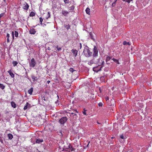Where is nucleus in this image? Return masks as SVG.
Wrapping results in <instances>:
<instances>
[{
	"label": "nucleus",
	"instance_id": "obj_22",
	"mask_svg": "<svg viewBox=\"0 0 152 152\" xmlns=\"http://www.w3.org/2000/svg\"><path fill=\"white\" fill-rule=\"evenodd\" d=\"M35 13L33 12H31L29 16L31 17H33L35 15Z\"/></svg>",
	"mask_w": 152,
	"mask_h": 152
},
{
	"label": "nucleus",
	"instance_id": "obj_23",
	"mask_svg": "<svg viewBox=\"0 0 152 152\" xmlns=\"http://www.w3.org/2000/svg\"><path fill=\"white\" fill-rule=\"evenodd\" d=\"M111 58V57H110V56H107L106 58V62H107V61H109L110 60Z\"/></svg>",
	"mask_w": 152,
	"mask_h": 152
},
{
	"label": "nucleus",
	"instance_id": "obj_29",
	"mask_svg": "<svg viewBox=\"0 0 152 152\" xmlns=\"http://www.w3.org/2000/svg\"><path fill=\"white\" fill-rule=\"evenodd\" d=\"M15 36L16 37H18V32L16 31H15Z\"/></svg>",
	"mask_w": 152,
	"mask_h": 152
},
{
	"label": "nucleus",
	"instance_id": "obj_3",
	"mask_svg": "<svg viewBox=\"0 0 152 152\" xmlns=\"http://www.w3.org/2000/svg\"><path fill=\"white\" fill-rule=\"evenodd\" d=\"M93 54H92V55L93 56V58H96V57L98 55V50L96 46H94V48L93 49Z\"/></svg>",
	"mask_w": 152,
	"mask_h": 152
},
{
	"label": "nucleus",
	"instance_id": "obj_38",
	"mask_svg": "<svg viewBox=\"0 0 152 152\" xmlns=\"http://www.w3.org/2000/svg\"><path fill=\"white\" fill-rule=\"evenodd\" d=\"M98 104L99 107H102L103 105V104L101 102H99Z\"/></svg>",
	"mask_w": 152,
	"mask_h": 152
},
{
	"label": "nucleus",
	"instance_id": "obj_27",
	"mask_svg": "<svg viewBox=\"0 0 152 152\" xmlns=\"http://www.w3.org/2000/svg\"><path fill=\"white\" fill-rule=\"evenodd\" d=\"M112 60H113L117 64H119L118 60H117L115 58H113V59H112Z\"/></svg>",
	"mask_w": 152,
	"mask_h": 152
},
{
	"label": "nucleus",
	"instance_id": "obj_44",
	"mask_svg": "<svg viewBox=\"0 0 152 152\" xmlns=\"http://www.w3.org/2000/svg\"><path fill=\"white\" fill-rule=\"evenodd\" d=\"M132 1V0H126V2H128V3H129L131 1Z\"/></svg>",
	"mask_w": 152,
	"mask_h": 152
},
{
	"label": "nucleus",
	"instance_id": "obj_45",
	"mask_svg": "<svg viewBox=\"0 0 152 152\" xmlns=\"http://www.w3.org/2000/svg\"><path fill=\"white\" fill-rule=\"evenodd\" d=\"M67 0H64V1L65 4L68 3V2H67Z\"/></svg>",
	"mask_w": 152,
	"mask_h": 152
},
{
	"label": "nucleus",
	"instance_id": "obj_16",
	"mask_svg": "<svg viewBox=\"0 0 152 152\" xmlns=\"http://www.w3.org/2000/svg\"><path fill=\"white\" fill-rule=\"evenodd\" d=\"M31 77L33 81H35L37 80L38 79V78L37 77L35 76L34 75H32L31 76Z\"/></svg>",
	"mask_w": 152,
	"mask_h": 152
},
{
	"label": "nucleus",
	"instance_id": "obj_5",
	"mask_svg": "<svg viewBox=\"0 0 152 152\" xmlns=\"http://www.w3.org/2000/svg\"><path fill=\"white\" fill-rule=\"evenodd\" d=\"M36 62L34 58H32L29 63V66L31 67H34L36 64Z\"/></svg>",
	"mask_w": 152,
	"mask_h": 152
},
{
	"label": "nucleus",
	"instance_id": "obj_53",
	"mask_svg": "<svg viewBox=\"0 0 152 152\" xmlns=\"http://www.w3.org/2000/svg\"><path fill=\"white\" fill-rule=\"evenodd\" d=\"M99 91H100V92L101 93V90L100 88H99Z\"/></svg>",
	"mask_w": 152,
	"mask_h": 152
},
{
	"label": "nucleus",
	"instance_id": "obj_17",
	"mask_svg": "<svg viewBox=\"0 0 152 152\" xmlns=\"http://www.w3.org/2000/svg\"><path fill=\"white\" fill-rule=\"evenodd\" d=\"M86 12L87 14L90 15V9L88 7H87L86 10Z\"/></svg>",
	"mask_w": 152,
	"mask_h": 152
},
{
	"label": "nucleus",
	"instance_id": "obj_32",
	"mask_svg": "<svg viewBox=\"0 0 152 152\" xmlns=\"http://www.w3.org/2000/svg\"><path fill=\"white\" fill-rule=\"evenodd\" d=\"M83 110H84V111L83 112V114L84 115H86V110L85 108H84L83 109Z\"/></svg>",
	"mask_w": 152,
	"mask_h": 152
},
{
	"label": "nucleus",
	"instance_id": "obj_10",
	"mask_svg": "<svg viewBox=\"0 0 152 152\" xmlns=\"http://www.w3.org/2000/svg\"><path fill=\"white\" fill-rule=\"evenodd\" d=\"M69 113V114H71V115H72V116L73 117V119L75 120L77 118V116L76 114L74 113Z\"/></svg>",
	"mask_w": 152,
	"mask_h": 152
},
{
	"label": "nucleus",
	"instance_id": "obj_34",
	"mask_svg": "<svg viewBox=\"0 0 152 152\" xmlns=\"http://www.w3.org/2000/svg\"><path fill=\"white\" fill-rule=\"evenodd\" d=\"M43 20V19L41 17L39 18V21L40 22V24L41 25L42 24V22Z\"/></svg>",
	"mask_w": 152,
	"mask_h": 152
},
{
	"label": "nucleus",
	"instance_id": "obj_42",
	"mask_svg": "<svg viewBox=\"0 0 152 152\" xmlns=\"http://www.w3.org/2000/svg\"><path fill=\"white\" fill-rule=\"evenodd\" d=\"M120 137L122 139H124V137L123 135H121L120 136Z\"/></svg>",
	"mask_w": 152,
	"mask_h": 152
},
{
	"label": "nucleus",
	"instance_id": "obj_54",
	"mask_svg": "<svg viewBox=\"0 0 152 152\" xmlns=\"http://www.w3.org/2000/svg\"><path fill=\"white\" fill-rule=\"evenodd\" d=\"M1 138V137L0 136V139Z\"/></svg>",
	"mask_w": 152,
	"mask_h": 152
},
{
	"label": "nucleus",
	"instance_id": "obj_15",
	"mask_svg": "<svg viewBox=\"0 0 152 152\" xmlns=\"http://www.w3.org/2000/svg\"><path fill=\"white\" fill-rule=\"evenodd\" d=\"M64 27L66 28L67 30H68L70 28V26L68 24H64Z\"/></svg>",
	"mask_w": 152,
	"mask_h": 152
},
{
	"label": "nucleus",
	"instance_id": "obj_20",
	"mask_svg": "<svg viewBox=\"0 0 152 152\" xmlns=\"http://www.w3.org/2000/svg\"><path fill=\"white\" fill-rule=\"evenodd\" d=\"M11 105L12 107L14 108H15L16 107V104L14 102H11Z\"/></svg>",
	"mask_w": 152,
	"mask_h": 152
},
{
	"label": "nucleus",
	"instance_id": "obj_1",
	"mask_svg": "<svg viewBox=\"0 0 152 152\" xmlns=\"http://www.w3.org/2000/svg\"><path fill=\"white\" fill-rule=\"evenodd\" d=\"M100 58L96 59V58H93L92 60L88 62V64L91 65L94 64H98V66L102 65L103 64L104 62L101 60V62H100Z\"/></svg>",
	"mask_w": 152,
	"mask_h": 152
},
{
	"label": "nucleus",
	"instance_id": "obj_31",
	"mask_svg": "<svg viewBox=\"0 0 152 152\" xmlns=\"http://www.w3.org/2000/svg\"><path fill=\"white\" fill-rule=\"evenodd\" d=\"M89 34H90V37H91V39H92L94 40V38H93V35H92V33L91 32H90Z\"/></svg>",
	"mask_w": 152,
	"mask_h": 152
},
{
	"label": "nucleus",
	"instance_id": "obj_46",
	"mask_svg": "<svg viewBox=\"0 0 152 152\" xmlns=\"http://www.w3.org/2000/svg\"><path fill=\"white\" fill-rule=\"evenodd\" d=\"M0 141L1 142V143H3V140L2 139H0Z\"/></svg>",
	"mask_w": 152,
	"mask_h": 152
},
{
	"label": "nucleus",
	"instance_id": "obj_41",
	"mask_svg": "<svg viewBox=\"0 0 152 152\" xmlns=\"http://www.w3.org/2000/svg\"><path fill=\"white\" fill-rule=\"evenodd\" d=\"M6 37L7 38H9V37H10V34L8 33H7V34Z\"/></svg>",
	"mask_w": 152,
	"mask_h": 152
},
{
	"label": "nucleus",
	"instance_id": "obj_33",
	"mask_svg": "<svg viewBox=\"0 0 152 152\" xmlns=\"http://www.w3.org/2000/svg\"><path fill=\"white\" fill-rule=\"evenodd\" d=\"M69 71L70 72H71L72 73L73 72H74L75 70L73 69V68H70L69 69Z\"/></svg>",
	"mask_w": 152,
	"mask_h": 152
},
{
	"label": "nucleus",
	"instance_id": "obj_25",
	"mask_svg": "<svg viewBox=\"0 0 152 152\" xmlns=\"http://www.w3.org/2000/svg\"><path fill=\"white\" fill-rule=\"evenodd\" d=\"M29 104L28 102H27L26 105V106H25L24 107V110H25L27 109V108L28 107V105H29Z\"/></svg>",
	"mask_w": 152,
	"mask_h": 152
},
{
	"label": "nucleus",
	"instance_id": "obj_37",
	"mask_svg": "<svg viewBox=\"0 0 152 152\" xmlns=\"http://www.w3.org/2000/svg\"><path fill=\"white\" fill-rule=\"evenodd\" d=\"M116 0L114 2H113L112 3V7H114L115 6V3H116Z\"/></svg>",
	"mask_w": 152,
	"mask_h": 152
},
{
	"label": "nucleus",
	"instance_id": "obj_35",
	"mask_svg": "<svg viewBox=\"0 0 152 152\" xmlns=\"http://www.w3.org/2000/svg\"><path fill=\"white\" fill-rule=\"evenodd\" d=\"M5 13H3L1 14H0V18H1L2 17L4 16V15Z\"/></svg>",
	"mask_w": 152,
	"mask_h": 152
},
{
	"label": "nucleus",
	"instance_id": "obj_24",
	"mask_svg": "<svg viewBox=\"0 0 152 152\" xmlns=\"http://www.w3.org/2000/svg\"><path fill=\"white\" fill-rule=\"evenodd\" d=\"M5 87V86H4L3 84L0 83V88H1L2 89H4V88Z\"/></svg>",
	"mask_w": 152,
	"mask_h": 152
},
{
	"label": "nucleus",
	"instance_id": "obj_6",
	"mask_svg": "<svg viewBox=\"0 0 152 152\" xmlns=\"http://www.w3.org/2000/svg\"><path fill=\"white\" fill-rule=\"evenodd\" d=\"M29 6L28 4L26 2L23 5V8L25 10H27L29 8Z\"/></svg>",
	"mask_w": 152,
	"mask_h": 152
},
{
	"label": "nucleus",
	"instance_id": "obj_40",
	"mask_svg": "<svg viewBox=\"0 0 152 152\" xmlns=\"http://www.w3.org/2000/svg\"><path fill=\"white\" fill-rule=\"evenodd\" d=\"M79 45H80V46H79L80 49H81L82 48V44L81 43H80L79 44Z\"/></svg>",
	"mask_w": 152,
	"mask_h": 152
},
{
	"label": "nucleus",
	"instance_id": "obj_39",
	"mask_svg": "<svg viewBox=\"0 0 152 152\" xmlns=\"http://www.w3.org/2000/svg\"><path fill=\"white\" fill-rule=\"evenodd\" d=\"M105 99L106 101H107L109 99V98L107 96H106L105 97Z\"/></svg>",
	"mask_w": 152,
	"mask_h": 152
},
{
	"label": "nucleus",
	"instance_id": "obj_26",
	"mask_svg": "<svg viewBox=\"0 0 152 152\" xmlns=\"http://www.w3.org/2000/svg\"><path fill=\"white\" fill-rule=\"evenodd\" d=\"M75 8V7L74 6L72 5L71 7H69V10H70L71 11H72L74 10Z\"/></svg>",
	"mask_w": 152,
	"mask_h": 152
},
{
	"label": "nucleus",
	"instance_id": "obj_21",
	"mask_svg": "<svg viewBox=\"0 0 152 152\" xmlns=\"http://www.w3.org/2000/svg\"><path fill=\"white\" fill-rule=\"evenodd\" d=\"M123 44L124 45H130V43L129 42H127L126 41H124V42H123Z\"/></svg>",
	"mask_w": 152,
	"mask_h": 152
},
{
	"label": "nucleus",
	"instance_id": "obj_48",
	"mask_svg": "<svg viewBox=\"0 0 152 152\" xmlns=\"http://www.w3.org/2000/svg\"><path fill=\"white\" fill-rule=\"evenodd\" d=\"M90 141H89L88 142V144L86 145V147H88V145H89V143H90Z\"/></svg>",
	"mask_w": 152,
	"mask_h": 152
},
{
	"label": "nucleus",
	"instance_id": "obj_9",
	"mask_svg": "<svg viewBox=\"0 0 152 152\" xmlns=\"http://www.w3.org/2000/svg\"><path fill=\"white\" fill-rule=\"evenodd\" d=\"M62 14L64 16H66L69 14V12L66 10H63L62 11Z\"/></svg>",
	"mask_w": 152,
	"mask_h": 152
},
{
	"label": "nucleus",
	"instance_id": "obj_4",
	"mask_svg": "<svg viewBox=\"0 0 152 152\" xmlns=\"http://www.w3.org/2000/svg\"><path fill=\"white\" fill-rule=\"evenodd\" d=\"M67 120V118L66 117L64 116L62 117L59 120V123L61 124H64Z\"/></svg>",
	"mask_w": 152,
	"mask_h": 152
},
{
	"label": "nucleus",
	"instance_id": "obj_50",
	"mask_svg": "<svg viewBox=\"0 0 152 152\" xmlns=\"http://www.w3.org/2000/svg\"><path fill=\"white\" fill-rule=\"evenodd\" d=\"M50 82V80H48L47 81V83L48 84H49Z\"/></svg>",
	"mask_w": 152,
	"mask_h": 152
},
{
	"label": "nucleus",
	"instance_id": "obj_30",
	"mask_svg": "<svg viewBox=\"0 0 152 152\" xmlns=\"http://www.w3.org/2000/svg\"><path fill=\"white\" fill-rule=\"evenodd\" d=\"M47 17H46V19H48V18H50V14L49 12H48V13L47 14Z\"/></svg>",
	"mask_w": 152,
	"mask_h": 152
},
{
	"label": "nucleus",
	"instance_id": "obj_7",
	"mask_svg": "<svg viewBox=\"0 0 152 152\" xmlns=\"http://www.w3.org/2000/svg\"><path fill=\"white\" fill-rule=\"evenodd\" d=\"M71 51L72 53H73L74 56L75 57H76L77 55V53L78 52L77 50H76L72 49L71 50Z\"/></svg>",
	"mask_w": 152,
	"mask_h": 152
},
{
	"label": "nucleus",
	"instance_id": "obj_43",
	"mask_svg": "<svg viewBox=\"0 0 152 152\" xmlns=\"http://www.w3.org/2000/svg\"><path fill=\"white\" fill-rule=\"evenodd\" d=\"M12 38L13 39H14V32L13 31L12 32Z\"/></svg>",
	"mask_w": 152,
	"mask_h": 152
},
{
	"label": "nucleus",
	"instance_id": "obj_28",
	"mask_svg": "<svg viewBox=\"0 0 152 152\" xmlns=\"http://www.w3.org/2000/svg\"><path fill=\"white\" fill-rule=\"evenodd\" d=\"M18 64V63L16 61H13L12 62V64H13V66H16Z\"/></svg>",
	"mask_w": 152,
	"mask_h": 152
},
{
	"label": "nucleus",
	"instance_id": "obj_13",
	"mask_svg": "<svg viewBox=\"0 0 152 152\" xmlns=\"http://www.w3.org/2000/svg\"><path fill=\"white\" fill-rule=\"evenodd\" d=\"M33 88H31L30 89L28 90V92L30 95H31L32 94L33 92Z\"/></svg>",
	"mask_w": 152,
	"mask_h": 152
},
{
	"label": "nucleus",
	"instance_id": "obj_51",
	"mask_svg": "<svg viewBox=\"0 0 152 152\" xmlns=\"http://www.w3.org/2000/svg\"><path fill=\"white\" fill-rule=\"evenodd\" d=\"M75 111H76V112H77V113H78V112H77V110H75Z\"/></svg>",
	"mask_w": 152,
	"mask_h": 152
},
{
	"label": "nucleus",
	"instance_id": "obj_11",
	"mask_svg": "<svg viewBox=\"0 0 152 152\" xmlns=\"http://www.w3.org/2000/svg\"><path fill=\"white\" fill-rule=\"evenodd\" d=\"M8 73L10 74V75L11 76V77L14 78L15 76L14 74L11 71V70H10L8 71Z\"/></svg>",
	"mask_w": 152,
	"mask_h": 152
},
{
	"label": "nucleus",
	"instance_id": "obj_47",
	"mask_svg": "<svg viewBox=\"0 0 152 152\" xmlns=\"http://www.w3.org/2000/svg\"><path fill=\"white\" fill-rule=\"evenodd\" d=\"M42 99H43V100H45H45H46V99H45V97L44 96L43 97V98H42Z\"/></svg>",
	"mask_w": 152,
	"mask_h": 152
},
{
	"label": "nucleus",
	"instance_id": "obj_18",
	"mask_svg": "<svg viewBox=\"0 0 152 152\" xmlns=\"http://www.w3.org/2000/svg\"><path fill=\"white\" fill-rule=\"evenodd\" d=\"M8 138L10 140H11L13 137V136L10 133H9L8 134Z\"/></svg>",
	"mask_w": 152,
	"mask_h": 152
},
{
	"label": "nucleus",
	"instance_id": "obj_36",
	"mask_svg": "<svg viewBox=\"0 0 152 152\" xmlns=\"http://www.w3.org/2000/svg\"><path fill=\"white\" fill-rule=\"evenodd\" d=\"M56 48L57 49V50L58 51H60V50H61V48H59L58 47V45L56 47Z\"/></svg>",
	"mask_w": 152,
	"mask_h": 152
},
{
	"label": "nucleus",
	"instance_id": "obj_8",
	"mask_svg": "<svg viewBox=\"0 0 152 152\" xmlns=\"http://www.w3.org/2000/svg\"><path fill=\"white\" fill-rule=\"evenodd\" d=\"M36 32L35 29L33 28L30 29L29 31V33L31 34H34Z\"/></svg>",
	"mask_w": 152,
	"mask_h": 152
},
{
	"label": "nucleus",
	"instance_id": "obj_19",
	"mask_svg": "<svg viewBox=\"0 0 152 152\" xmlns=\"http://www.w3.org/2000/svg\"><path fill=\"white\" fill-rule=\"evenodd\" d=\"M43 141L42 139H38L36 140V142L37 143H39L40 142H42Z\"/></svg>",
	"mask_w": 152,
	"mask_h": 152
},
{
	"label": "nucleus",
	"instance_id": "obj_14",
	"mask_svg": "<svg viewBox=\"0 0 152 152\" xmlns=\"http://www.w3.org/2000/svg\"><path fill=\"white\" fill-rule=\"evenodd\" d=\"M102 66L101 67L100 69L99 70H97V67H94L93 68V70L95 72H98L99 71H100L101 70Z\"/></svg>",
	"mask_w": 152,
	"mask_h": 152
},
{
	"label": "nucleus",
	"instance_id": "obj_49",
	"mask_svg": "<svg viewBox=\"0 0 152 152\" xmlns=\"http://www.w3.org/2000/svg\"><path fill=\"white\" fill-rule=\"evenodd\" d=\"M7 42H10V40L9 39V38H7Z\"/></svg>",
	"mask_w": 152,
	"mask_h": 152
},
{
	"label": "nucleus",
	"instance_id": "obj_12",
	"mask_svg": "<svg viewBox=\"0 0 152 152\" xmlns=\"http://www.w3.org/2000/svg\"><path fill=\"white\" fill-rule=\"evenodd\" d=\"M69 148L71 151H74L75 150V149L72 147L69 144L68 148Z\"/></svg>",
	"mask_w": 152,
	"mask_h": 152
},
{
	"label": "nucleus",
	"instance_id": "obj_2",
	"mask_svg": "<svg viewBox=\"0 0 152 152\" xmlns=\"http://www.w3.org/2000/svg\"><path fill=\"white\" fill-rule=\"evenodd\" d=\"M83 53L86 57H90L92 56V53L89 49V48L86 46V47L84 48Z\"/></svg>",
	"mask_w": 152,
	"mask_h": 152
},
{
	"label": "nucleus",
	"instance_id": "obj_52",
	"mask_svg": "<svg viewBox=\"0 0 152 152\" xmlns=\"http://www.w3.org/2000/svg\"><path fill=\"white\" fill-rule=\"evenodd\" d=\"M60 133H61L60 134H61V135H62V132H60Z\"/></svg>",
	"mask_w": 152,
	"mask_h": 152
}]
</instances>
